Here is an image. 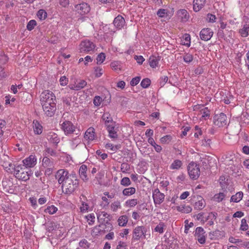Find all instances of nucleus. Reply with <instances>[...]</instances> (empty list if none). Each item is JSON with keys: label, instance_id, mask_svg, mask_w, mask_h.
Segmentation results:
<instances>
[{"label": "nucleus", "instance_id": "1a4fd4ad", "mask_svg": "<svg viewBox=\"0 0 249 249\" xmlns=\"http://www.w3.org/2000/svg\"><path fill=\"white\" fill-rule=\"evenodd\" d=\"M42 107L44 114H46L47 116L52 117L54 114L56 109L55 104H44V105H42Z\"/></svg>", "mask_w": 249, "mask_h": 249}, {"label": "nucleus", "instance_id": "6e6d98bb", "mask_svg": "<svg viewBox=\"0 0 249 249\" xmlns=\"http://www.w3.org/2000/svg\"><path fill=\"white\" fill-rule=\"evenodd\" d=\"M6 122L3 120H0V138L3 135V128L5 127Z\"/></svg>", "mask_w": 249, "mask_h": 249}, {"label": "nucleus", "instance_id": "58836bf2", "mask_svg": "<svg viewBox=\"0 0 249 249\" xmlns=\"http://www.w3.org/2000/svg\"><path fill=\"white\" fill-rule=\"evenodd\" d=\"M85 218L89 225H92L94 223L95 216L94 213H89L86 215Z\"/></svg>", "mask_w": 249, "mask_h": 249}, {"label": "nucleus", "instance_id": "de8ad7c7", "mask_svg": "<svg viewBox=\"0 0 249 249\" xmlns=\"http://www.w3.org/2000/svg\"><path fill=\"white\" fill-rule=\"evenodd\" d=\"M249 228V226L247 223V220L243 218L241 220V224L240 225V229L241 231H247Z\"/></svg>", "mask_w": 249, "mask_h": 249}, {"label": "nucleus", "instance_id": "0eeeda50", "mask_svg": "<svg viewBox=\"0 0 249 249\" xmlns=\"http://www.w3.org/2000/svg\"><path fill=\"white\" fill-rule=\"evenodd\" d=\"M204 229L201 227H197L196 229L195 237L199 243L204 244L206 242V235Z\"/></svg>", "mask_w": 249, "mask_h": 249}, {"label": "nucleus", "instance_id": "864d4df0", "mask_svg": "<svg viewBox=\"0 0 249 249\" xmlns=\"http://www.w3.org/2000/svg\"><path fill=\"white\" fill-rule=\"evenodd\" d=\"M193 59V56L192 54L190 53H186L183 57L184 61L186 63H190L192 61Z\"/></svg>", "mask_w": 249, "mask_h": 249}, {"label": "nucleus", "instance_id": "09e8293b", "mask_svg": "<svg viewBox=\"0 0 249 249\" xmlns=\"http://www.w3.org/2000/svg\"><path fill=\"white\" fill-rule=\"evenodd\" d=\"M106 58L105 54L103 53H101L99 54L96 58L97 63L101 64L105 60Z\"/></svg>", "mask_w": 249, "mask_h": 249}, {"label": "nucleus", "instance_id": "393cba45", "mask_svg": "<svg viewBox=\"0 0 249 249\" xmlns=\"http://www.w3.org/2000/svg\"><path fill=\"white\" fill-rule=\"evenodd\" d=\"M33 127L34 133L36 134L39 135L42 132L43 127L37 121H34L33 123Z\"/></svg>", "mask_w": 249, "mask_h": 249}, {"label": "nucleus", "instance_id": "b1692460", "mask_svg": "<svg viewBox=\"0 0 249 249\" xmlns=\"http://www.w3.org/2000/svg\"><path fill=\"white\" fill-rule=\"evenodd\" d=\"M198 201L195 203L194 208L197 210L203 209L206 206L205 199L201 196L198 197Z\"/></svg>", "mask_w": 249, "mask_h": 249}, {"label": "nucleus", "instance_id": "9b49d317", "mask_svg": "<svg viewBox=\"0 0 249 249\" xmlns=\"http://www.w3.org/2000/svg\"><path fill=\"white\" fill-rule=\"evenodd\" d=\"M75 11L81 15H84L89 12L90 8L89 5L85 2L81 3L75 6Z\"/></svg>", "mask_w": 249, "mask_h": 249}, {"label": "nucleus", "instance_id": "e433bc0d", "mask_svg": "<svg viewBox=\"0 0 249 249\" xmlns=\"http://www.w3.org/2000/svg\"><path fill=\"white\" fill-rule=\"evenodd\" d=\"M137 199H130L125 202V206L127 207H134L138 204Z\"/></svg>", "mask_w": 249, "mask_h": 249}, {"label": "nucleus", "instance_id": "4d7b16f0", "mask_svg": "<svg viewBox=\"0 0 249 249\" xmlns=\"http://www.w3.org/2000/svg\"><path fill=\"white\" fill-rule=\"evenodd\" d=\"M196 218L197 220L201 221V223L204 224L206 222V219H204V213H200L196 215Z\"/></svg>", "mask_w": 249, "mask_h": 249}, {"label": "nucleus", "instance_id": "7ed1b4c3", "mask_svg": "<svg viewBox=\"0 0 249 249\" xmlns=\"http://www.w3.org/2000/svg\"><path fill=\"white\" fill-rule=\"evenodd\" d=\"M188 173L191 179H197L200 175V171L199 165L195 162H190L187 167Z\"/></svg>", "mask_w": 249, "mask_h": 249}, {"label": "nucleus", "instance_id": "79ce46f5", "mask_svg": "<svg viewBox=\"0 0 249 249\" xmlns=\"http://www.w3.org/2000/svg\"><path fill=\"white\" fill-rule=\"evenodd\" d=\"M227 179L225 176H221L220 177L219 181L221 187L222 188V189H225V187L227 185Z\"/></svg>", "mask_w": 249, "mask_h": 249}, {"label": "nucleus", "instance_id": "cd10ccee", "mask_svg": "<svg viewBox=\"0 0 249 249\" xmlns=\"http://www.w3.org/2000/svg\"><path fill=\"white\" fill-rule=\"evenodd\" d=\"M58 209L56 207L53 205L47 206L44 210V213L49 214H53L56 213Z\"/></svg>", "mask_w": 249, "mask_h": 249}, {"label": "nucleus", "instance_id": "6e6552de", "mask_svg": "<svg viewBox=\"0 0 249 249\" xmlns=\"http://www.w3.org/2000/svg\"><path fill=\"white\" fill-rule=\"evenodd\" d=\"M227 122V116L223 113L216 114L213 117L214 124L219 127L226 125Z\"/></svg>", "mask_w": 249, "mask_h": 249}, {"label": "nucleus", "instance_id": "c85d7f7f", "mask_svg": "<svg viewBox=\"0 0 249 249\" xmlns=\"http://www.w3.org/2000/svg\"><path fill=\"white\" fill-rule=\"evenodd\" d=\"M243 193L242 192H237L235 195L231 196V201L235 203L239 202L243 198Z\"/></svg>", "mask_w": 249, "mask_h": 249}, {"label": "nucleus", "instance_id": "4c0bfd02", "mask_svg": "<svg viewBox=\"0 0 249 249\" xmlns=\"http://www.w3.org/2000/svg\"><path fill=\"white\" fill-rule=\"evenodd\" d=\"M182 163L181 161L177 160L173 161L170 165V169H178L182 166Z\"/></svg>", "mask_w": 249, "mask_h": 249}, {"label": "nucleus", "instance_id": "f257e3e1", "mask_svg": "<svg viewBox=\"0 0 249 249\" xmlns=\"http://www.w3.org/2000/svg\"><path fill=\"white\" fill-rule=\"evenodd\" d=\"M14 174L17 178L26 181L29 179L33 172L31 170L25 171L21 165H17L15 167Z\"/></svg>", "mask_w": 249, "mask_h": 249}, {"label": "nucleus", "instance_id": "bb28decb", "mask_svg": "<svg viewBox=\"0 0 249 249\" xmlns=\"http://www.w3.org/2000/svg\"><path fill=\"white\" fill-rule=\"evenodd\" d=\"M107 126L109 133V136L111 138H117L118 135L117 132L114 130V126L112 125H107Z\"/></svg>", "mask_w": 249, "mask_h": 249}, {"label": "nucleus", "instance_id": "ddd939ff", "mask_svg": "<svg viewBox=\"0 0 249 249\" xmlns=\"http://www.w3.org/2000/svg\"><path fill=\"white\" fill-rule=\"evenodd\" d=\"M165 196L158 189H155L153 193V198L156 205L160 204L164 200Z\"/></svg>", "mask_w": 249, "mask_h": 249}, {"label": "nucleus", "instance_id": "2f4dec72", "mask_svg": "<svg viewBox=\"0 0 249 249\" xmlns=\"http://www.w3.org/2000/svg\"><path fill=\"white\" fill-rule=\"evenodd\" d=\"M128 222V217L125 215H122L120 216L118 219V225L121 227H124Z\"/></svg>", "mask_w": 249, "mask_h": 249}, {"label": "nucleus", "instance_id": "7c9ffc66", "mask_svg": "<svg viewBox=\"0 0 249 249\" xmlns=\"http://www.w3.org/2000/svg\"><path fill=\"white\" fill-rule=\"evenodd\" d=\"M136 193V189L134 187H129L124 189L122 194L124 196H130Z\"/></svg>", "mask_w": 249, "mask_h": 249}, {"label": "nucleus", "instance_id": "8fccbe9b", "mask_svg": "<svg viewBox=\"0 0 249 249\" xmlns=\"http://www.w3.org/2000/svg\"><path fill=\"white\" fill-rule=\"evenodd\" d=\"M150 83L151 81L149 79L145 78L142 81L141 85L143 88H147L150 86Z\"/></svg>", "mask_w": 249, "mask_h": 249}, {"label": "nucleus", "instance_id": "49530a36", "mask_svg": "<svg viewBox=\"0 0 249 249\" xmlns=\"http://www.w3.org/2000/svg\"><path fill=\"white\" fill-rule=\"evenodd\" d=\"M172 140V137L170 135H166L162 137L160 141L162 143L167 144L169 143Z\"/></svg>", "mask_w": 249, "mask_h": 249}, {"label": "nucleus", "instance_id": "13d9d810", "mask_svg": "<svg viewBox=\"0 0 249 249\" xmlns=\"http://www.w3.org/2000/svg\"><path fill=\"white\" fill-rule=\"evenodd\" d=\"M140 80H141V78L139 76H137L135 78H133L130 81V85L132 86H136L139 83Z\"/></svg>", "mask_w": 249, "mask_h": 249}, {"label": "nucleus", "instance_id": "dca6fc26", "mask_svg": "<svg viewBox=\"0 0 249 249\" xmlns=\"http://www.w3.org/2000/svg\"><path fill=\"white\" fill-rule=\"evenodd\" d=\"M125 22L124 18L120 15H118L115 18L113 24L118 29H122L125 25Z\"/></svg>", "mask_w": 249, "mask_h": 249}, {"label": "nucleus", "instance_id": "f8f14e48", "mask_svg": "<svg viewBox=\"0 0 249 249\" xmlns=\"http://www.w3.org/2000/svg\"><path fill=\"white\" fill-rule=\"evenodd\" d=\"M61 128L65 134L69 135L73 133L75 127L71 122L66 121L61 124Z\"/></svg>", "mask_w": 249, "mask_h": 249}, {"label": "nucleus", "instance_id": "a211bd4d", "mask_svg": "<svg viewBox=\"0 0 249 249\" xmlns=\"http://www.w3.org/2000/svg\"><path fill=\"white\" fill-rule=\"evenodd\" d=\"M47 138L52 143L56 145L60 141L58 135L53 132H50L48 133Z\"/></svg>", "mask_w": 249, "mask_h": 249}, {"label": "nucleus", "instance_id": "774afa93", "mask_svg": "<svg viewBox=\"0 0 249 249\" xmlns=\"http://www.w3.org/2000/svg\"><path fill=\"white\" fill-rule=\"evenodd\" d=\"M190 195V193L188 191H185L183 193H182L180 196L179 198L180 199L183 200L189 196Z\"/></svg>", "mask_w": 249, "mask_h": 249}, {"label": "nucleus", "instance_id": "a18cd8bd", "mask_svg": "<svg viewBox=\"0 0 249 249\" xmlns=\"http://www.w3.org/2000/svg\"><path fill=\"white\" fill-rule=\"evenodd\" d=\"M120 183L123 186L127 187L131 184V182L129 178L124 177L121 179Z\"/></svg>", "mask_w": 249, "mask_h": 249}, {"label": "nucleus", "instance_id": "5701e85b", "mask_svg": "<svg viewBox=\"0 0 249 249\" xmlns=\"http://www.w3.org/2000/svg\"><path fill=\"white\" fill-rule=\"evenodd\" d=\"M87 167L86 165H82L79 170V175L81 178L84 181L88 180V178L87 175Z\"/></svg>", "mask_w": 249, "mask_h": 249}, {"label": "nucleus", "instance_id": "f3484780", "mask_svg": "<svg viewBox=\"0 0 249 249\" xmlns=\"http://www.w3.org/2000/svg\"><path fill=\"white\" fill-rule=\"evenodd\" d=\"M239 33L242 37H247L249 35V18H246L243 27L239 30Z\"/></svg>", "mask_w": 249, "mask_h": 249}, {"label": "nucleus", "instance_id": "423d86ee", "mask_svg": "<svg viewBox=\"0 0 249 249\" xmlns=\"http://www.w3.org/2000/svg\"><path fill=\"white\" fill-rule=\"evenodd\" d=\"M71 178V177L69 175L68 172L64 169L58 170L55 174L56 179L57 180L59 184H61V185Z\"/></svg>", "mask_w": 249, "mask_h": 249}, {"label": "nucleus", "instance_id": "2eb2a0df", "mask_svg": "<svg viewBox=\"0 0 249 249\" xmlns=\"http://www.w3.org/2000/svg\"><path fill=\"white\" fill-rule=\"evenodd\" d=\"M223 191L215 194L212 198V200L217 203H220L225 200L227 197V191L223 189Z\"/></svg>", "mask_w": 249, "mask_h": 249}, {"label": "nucleus", "instance_id": "20e7f679", "mask_svg": "<svg viewBox=\"0 0 249 249\" xmlns=\"http://www.w3.org/2000/svg\"><path fill=\"white\" fill-rule=\"evenodd\" d=\"M55 96L53 92L46 90L44 91L40 95V101L41 105L44 104H55Z\"/></svg>", "mask_w": 249, "mask_h": 249}, {"label": "nucleus", "instance_id": "e2e57ef3", "mask_svg": "<svg viewBox=\"0 0 249 249\" xmlns=\"http://www.w3.org/2000/svg\"><path fill=\"white\" fill-rule=\"evenodd\" d=\"M127 245L124 242L120 241L118 246H117V249H126Z\"/></svg>", "mask_w": 249, "mask_h": 249}, {"label": "nucleus", "instance_id": "6ab92c4d", "mask_svg": "<svg viewBox=\"0 0 249 249\" xmlns=\"http://www.w3.org/2000/svg\"><path fill=\"white\" fill-rule=\"evenodd\" d=\"M23 163L26 167H32L36 164V159L35 157H28L23 160Z\"/></svg>", "mask_w": 249, "mask_h": 249}, {"label": "nucleus", "instance_id": "69168bd1", "mask_svg": "<svg viewBox=\"0 0 249 249\" xmlns=\"http://www.w3.org/2000/svg\"><path fill=\"white\" fill-rule=\"evenodd\" d=\"M59 81H60L61 85L65 86L67 84L68 80L65 76H62L60 78Z\"/></svg>", "mask_w": 249, "mask_h": 249}, {"label": "nucleus", "instance_id": "0e129e2a", "mask_svg": "<svg viewBox=\"0 0 249 249\" xmlns=\"http://www.w3.org/2000/svg\"><path fill=\"white\" fill-rule=\"evenodd\" d=\"M207 19L210 22H215L216 18L215 16L213 14H208L207 15Z\"/></svg>", "mask_w": 249, "mask_h": 249}, {"label": "nucleus", "instance_id": "9d476101", "mask_svg": "<svg viewBox=\"0 0 249 249\" xmlns=\"http://www.w3.org/2000/svg\"><path fill=\"white\" fill-rule=\"evenodd\" d=\"M94 48V44L89 40L82 41L80 45V51L81 53L89 52L93 51Z\"/></svg>", "mask_w": 249, "mask_h": 249}, {"label": "nucleus", "instance_id": "473e14b6", "mask_svg": "<svg viewBox=\"0 0 249 249\" xmlns=\"http://www.w3.org/2000/svg\"><path fill=\"white\" fill-rule=\"evenodd\" d=\"M42 161V165L45 167H51L53 165V161L48 157H43Z\"/></svg>", "mask_w": 249, "mask_h": 249}, {"label": "nucleus", "instance_id": "412c9836", "mask_svg": "<svg viewBox=\"0 0 249 249\" xmlns=\"http://www.w3.org/2000/svg\"><path fill=\"white\" fill-rule=\"evenodd\" d=\"M95 131L93 127L89 128L85 133L84 138L89 141H92L94 139Z\"/></svg>", "mask_w": 249, "mask_h": 249}, {"label": "nucleus", "instance_id": "680f3d73", "mask_svg": "<svg viewBox=\"0 0 249 249\" xmlns=\"http://www.w3.org/2000/svg\"><path fill=\"white\" fill-rule=\"evenodd\" d=\"M50 155L53 156V155L57 154L56 151L50 148H47L45 150V155Z\"/></svg>", "mask_w": 249, "mask_h": 249}, {"label": "nucleus", "instance_id": "a878e982", "mask_svg": "<svg viewBox=\"0 0 249 249\" xmlns=\"http://www.w3.org/2000/svg\"><path fill=\"white\" fill-rule=\"evenodd\" d=\"M177 210L178 211L183 213H190L192 209L190 206H186L185 205H181L177 207Z\"/></svg>", "mask_w": 249, "mask_h": 249}, {"label": "nucleus", "instance_id": "72a5a7b5", "mask_svg": "<svg viewBox=\"0 0 249 249\" xmlns=\"http://www.w3.org/2000/svg\"><path fill=\"white\" fill-rule=\"evenodd\" d=\"M159 59L155 56H151L149 59L150 66L153 68H156L159 63Z\"/></svg>", "mask_w": 249, "mask_h": 249}, {"label": "nucleus", "instance_id": "c756f323", "mask_svg": "<svg viewBox=\"0 0 249 249\" xmlns=\"http://www.w3.org/2000/svg\"><path fill=\"white\" fill-rule=\"evenodd\" d=\"M87 85V82L84 80H80L76 85H74L71 87V89H74L76 90H80L83 88H84Z\"/></svg>", "mask_w": 249, "mask_h": 249}, {"label": "nucleus", "instance_id": "37998d69", "mask_svg": "<svg viewBox=\"0 0 249 249\" xmlns=\"http://www.w3.org/2000/svg\"><path fill=\"white\" fill-rule=\"evenodd\" d=\"M37 16L40 20H44L46 18L47 14L44 10L40 9L37 12Z\"/></svg>", "mask_w": 249, "mask_h": 249}, {"label": "nucleus", "instance_id": "bf43d9fd", "mask_svg": "<svg viewBox=\"0 0 249 249\" xmlns=\"http://www.w3.org/2000/svg\"><path fill=\"white\" fill-rule=\"evenodd\" d=\"M102 101V99L100 96H96L94 97V99L93 100V103L95 106H99V105H100Z\"/></svg>", "mask_w": 249, "mask_h": 249}, {"label": "nucleus", "instance_id": "ea45409f", "mask_svg": "<svg viewBox=\"0 0 249 249\" xmlns=\"http://www.w3.org/2000/svg\"><path fill=\"white\" fill-rule=\"evenodd\" d=\"M102 119L105 121L106 125L107 123L112 122L113 120L109 113H105L102 117Z\"/></svg>", "mask_w": 249, "mask_h": 249}, {"label": "nucleus", "instance_id": "c9c22d12", "mask_svg": "<svg viewBox=\"0 0 249 249\" xmlns=\"http://www.w3.org/2000/svg\"><path fill=\"white\" fill-rule=\"evenodd\" d=\"M110 209L114 212H117L119 209H121V203L119 201H116L110 205Z\"/></svg>", "mask_w": 249, "mask_h": 249}, {"label": "nucleus", "instance_id": "338daca9", "mask_svg": "<svg viewBox=\"0 0 249 249\" xmlns=\"http://www.w3.org/2000/svg\"><path fill=\"white\" fill-rule=\"evenodd\" d=\"M8 61V57L5 55H1L0 56V64H5Z\"/></svg>", "mask_w": 249, "mask_h": 249}, {"label": "nucleus", "instance_id": "5fc2aeb1", "mask_svg": "<svg viewBox=\"0 0 249 249\" xmlns=\"http://www.w3.org/2000/svg\"><path fill=\"white\" fill-rule=\"evenodd\" d=\"M217 215V213L215 212L210 213L206 219V221L209 220H215Z\"/></svg>", "mask_w": 249, "mask_h": 249}, {"label": "nucleus", "instance_id": "f704fd0d", "mask_svg": "<svg viewBox=\"0 0 249 249\" xmlns=\"http://www.w3.org/2000/svg\"><path fill=\"white\" fill-rule=\"evenodd\" d=\"M222 235V232L218 230H215L213 232H211L209 234L210 238L212 240L217 239Z\"/></svg>", "mask_w": 249, "mask_h": 249}, {"label": "nucleus", "instance_id": "603ef678", "mask_svg": "<svg viewBox=\"0 0 249 249\" xmlns=\"http://www.w3.org/2000/svg\"><path fill=\"white\" fill-rule=\"evenodd\" d=\"M157 15L160 17L163 18L167 16V10L164 9H160L157 12Z\"/></svg>", "mask_w": 249, "mask_h": 249}, {"label": "nucleus", "instance_id": "3c124183", "mask_svg": "<svg viewBox=\"0 0 249 249\" xmlns=\"http://www.w3.org/2000/svg\"><path fill=\"white\" fill-rule=\"evenodd\" d=\"M36 25V22L35 20H31L27 24V29L29 31H31L34 28Z\"/></svg>", "mask_w": 249, "mask_h": 249}, {"label": "nucleus", "instance_id": "052dcab7", "mask_svg": "<svg viewBox=\"0 0 249 249\" xmlns=\"http://www.w3.org/2000/svg\"><path fill=\"white\" fill-rule=\"evenodd\" d=\"M229 241L230 242L233 244H239L242 243V240L239 239L235 238L232 236H230L229 238Z\"/></svg>", "mask_w": 249, "mask_h": 249}, {"label": "nucleus", "instance_id": "a19ab883", "mask_svg": "<svg viewBox=\"0 0 249 249\" xmlns=\"http://www.w3.org/2000/svg\"><path fill=\"white\" fill-rule=\"evenodd\" d=\"M165 224L163 222H160L155 228V231L160 233H162L164 232Z\"/></svg>", "mask_w": 249, "mask_h": 249}, {"label": "nucleus", "instance_id": "4468645a", "mask_svg": "<svg viewBox=\"0 0 249 249\" xmlns=\"http://www.w3.org/2000/svg\"><path fill=\"white\" fill-rule=\"evenodd\" d=\"M213 33L210 28H204L200 32V37L203 40L208 41L212 38Z\"/></svg>", "mask_w": 249, "mask_h": 249}, {"label": "nucleus", "instance_id": "f03ea898", "mask_svg": "<svg viewBox=\"0 0 249 249\" xmlns=\"http://www.w3.org/2000/svg\"><path fill=\"white\" fill-rule=\"evenodd\" d=\"M78 184V180L71 177L61 185L62 191L65 194H71L77 187Z\"/></svg>", "mask_w": 249, "mask_h": 249}, {"label": "nucleus", "instance_id": "4be33fe9", "mask_svg": "<svg viewBox=\"0 0 249 249\" xmlns=\"http://www.w3.org/2000/svg\"><path fill=\"white\" fill-rule=\"evenodd\" d=\"M178 18L182 22H186L189 18V14L187 10L180 9L178 11Z\"/></svg>", "mask_w": 249, "mask_h": 249}, {"label": "nucleus", "instance_id": "aec40b11", "mask_svg": "<svg viewBox=\"0 0 249 249\" xmlns=\"http://www.w3.org/2000/svg\"><path fill=\"white\" fill-rule=\"evenodd\" d=\"M206 0H194L193 9L196 12H198L201 9L205 4Z\"/></svg>", "mask_w": 249, "mask_h": 249}, {"label": "nucleus", "instance_id": "c03bdc74", "mask_svg": "<svg viewBox=\"0 0 249 249\" xmlns=\"http://www.w3.org/2000/svg\"><path fill=\"white\" fill-rule=\"evenodd\" d=\"M89 208V204L85 202L82 201L81 206L80 207V212L83 213L88 212Z\"/></svg>", "mask_w": 249, "mask_h": 249}, {"label": "nucleus", "instance_id": "39448f33", "mask_svg": "<svg viewBox=\"0 0 249 249\" xmlns=\"http://www.w3.org/2000/svg\"><path fill=\"white\" fill-rule=\"evenodd\" d=\"M146 228L144 226H137L133 231L132 240L138 241L145 238Z\"/></svg>", "mask_w": 249, "mask_h": 249}]
</instances>
